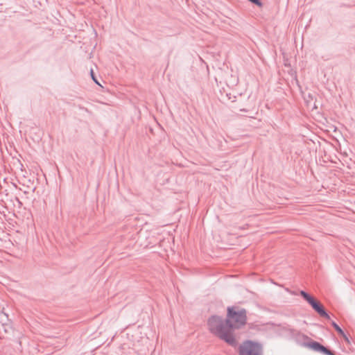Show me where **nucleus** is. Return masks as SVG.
<instances>
[{
  "label": "nucleus",
  "instance_id": "nucleus-1",
  "mask_svg": "<svg viewBox=\"0 0 355 355\" xmlns=\"http://www.w3.org/2000/svg\"><path fill=\"white\" fill-rule=\"evenodd\" d=\"M209 331L230 345H234L236 340L226 321L217 315L211 316L207 321Z\"/></svg>",
  "mask_w": 355,
  "mask_h": 355
},
{
  "label": "nucleus",
  "instance_id": "nucleus-2",
  "mask_svg": "<svg viewBox=\"0 0 355 355\" xmlns=\"http://www.w3.org/2000/svg\"><path fill=\"white\" fill-rule=\"evenodd\" d=\"M226 322L232 331L244 326L246 323L245 311L236 307H228Z\"/></svg>",
  "mask_w": 355,
  "mask_h": 355
},
{
  "label": "nucleus",
  "instance_id": "nucleus-3",
  "mask_svg": "<svg viewBox=\"0 0 355 355\" xmlns=\"http://www.w3.org/2000/svg\"><path fill=\"white\" fill-rule=\"evenodd\" d=\"M261 347L258 343L247 341L240 347V355H261Z\"/></svg>",
  "mask_w": 355,
  "mask_h": 355
},
{
  "label": "nucleus",
  "instance_id": "nucleus-4",
  "mask_svg": "<svg viewBox=\"0 0 355 355\" xmlns=\"http://www.w3.org/2000/svg\"><path fill=\"white\" fill-rule=\"evenodd\" d=\"M300 295L312 306V307L317 311L321 316L329 318L328 314L325 312L323 306L319 302L316 301L313 297L310 296L306 292L302 291Z\"/></svg>",
  "mask_w": 355,
  "mask_h": 355
},
{
  "label": "nucleus",
  "instance_id": "nucleus-5",
  "mask_svg": "<svg viewBox=\"0 0 355 355\" xmlns=\"http://www.w3.org/2000/svg\"><path fill=\"white\" fill-rule=\"evenodd\" d=\"M332 325L336 329V330L338 332V334H340L341 336H345V333L336 323L333 322Z\"/></svg>",
  "mask_w": 355,
  "mask_h": 355
},
{
  "label": "nucleus",
  "instance_id": "nucleus-6",
  "mask_svg": "<svg viewBox=\"0 0 355 355\" xmlns=\"http://www.w3.org/2000/svg\"><path fill=\"white\" fill-rule=\"evenodd\" d=\"M342 336L344 338V339L345 340V341H346L347 343H350V342H349V338H347V336L345 334V336Z\"/></svg>",
  "mask_w": 355,
  "mask_h": 355
},
{
  "label": "nucleus",
  "instance_id": "nucleus-7",
  "mask_svg": "<svg viewBox=\"0 0 355 355\" xmlns=\"http://www.w3.org/2000/svg\"><path fill=\"white\" fill-rule=\"evenodd\" d=\"M91 75H92V79L96 82L97 83V81L95 80V78L94 76V72H93V70L91 71Z\"/></svg>",
  "mask_w": 355,
  "mask_h": 355
}]
</instances>
